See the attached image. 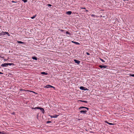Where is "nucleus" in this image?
<instances>
[{"label":"nucleus","mask_w":134,"mask_h":134,"mask_svg":"<svg viewBox=\"0 0 134 134\" xmlns=\"http://www.w3.org/2000/svg\"><path fill=\"white\" fill-rule=\"evenodd\" d=\"M32 109H39L44 114V109L43 108L37 107H36L35 108H33Z\"/></svg>","instance_id":"obj_1"},{"label":"nucleus","mask_w":134,"mask_h":134,"mask_svg":"<svg viewBox=\"0 0 134 134\" xmlns=\"http://www.w3.org/2000/svg\"><path fill=\"white\" fill-rule=\"evenodd\" d=\"M45 87H46V88H55V87L53 86L50 85H47Z\"/></svg>","instance_id":"obj_2"},{"label":"nucleus","mask_w":134,"mask_h":134,"mask_svg":"<svg viewBox=\"0 0 134 134\" xmlns=\"http://www.w3.org/2000/svg\"><path fill=\"white\" fill-rule=\"evenodd\" d=\"M82 108H85V109H86L87 110H89V108L87 107H81L79 108V110H81Z\"/></svg>","instance_id":"obj_3"},{"label":"nucleus","mask_w":134,"mask_h":134,"mask_svg":"<svg viewBox=\"0 0 134 134\" xmlns=\"http://www.w3.org/2000/svg\"><path fill=\"white\" fill-rule=\"evenodd\" d=\"M99 67L101 69L103 68H106L107 66L105 65H103V66L102 65H100L99 66Z\"/></svg>","instance_id":"obj_4"},{"label":"nucleus","mask_w":134,"mask_h":134,"mask_svg":"<svg viewBox=\"0 0 134 134\" xmlns=\"http://www.w3.org/2000/svg\"><path fill=\"white\" fill-rule=\"evenodd\" d=\"M87 112V111L86 110H81L80 111V113H83V114H86Z\"/></svg>","instance_id":"obj_5"},{"label":"nucleus","mask_w":134,"mask_h":134,"mask_svg":"<svg viewBox=\"0 0 134 134\" xmlns=\"http://www.w3.org/2000/svg\"><path fill=\"white\" fill-rule=\"evenodd\" d=\"M74 61L75 63H76L78 64H79L80 62V61L76 59L74 60Z\"/></svg>","instance_id":"obj_6"},{"label":"nucleus","mask_w":134,"mask_h":134,"mask_svg":"<svg viewBox=\"0 0 134 134\" xmlns=\"http://www.w3.org/2000/svg\"><path fill=\"white\" fill-rule=\"evenodd\" d=\"M1 66L2 67H6L8 66L7 63H4L1 65Z\"/></svg>","instance_id":"obj_7"},{"label":"nucleus","mask_w":134,"mask_h":134,"mask_svg":"<svg viewBox=\"0 0 134 134\" xmlns=\"http://www.w3.org/2000/svg\"><path fill=\"white\" fill-rule=\"evenodd\" d=\"M66 13L68 15H71L72 13V12L71 11H69L68 12H67Z\"/></svg>","instance_id":"obj_8"},{"label":"nucleus","mask_w":134,"mask_h":134,"mask_svg":"<svg viewBox=\"0 0 134 134\" xmlns=\"http://www.w3.org/2000/svg\"><path fill=\"white\" fill-rule=\"evenodd\" d=\"M71 42H72L73 43H74L75 44H77V45H79V44H80V43H79L77 42H74V41H72Z\"/></svg>","instance_id":"obj_9"},{"label":"nucleus","mask_w":134,"mask_h":134,"mask_svg":"<svg viewBox=\"0 0 134 134\" xmlns=\"http://www.w3.org/2000/svg\"><path fill=\"white\" fill-rule=\"evenodd\" d=\"M5 35V34H4L3 31H2L1 33H0V36H1L2 35Z\"/></svg>","instance_id":"obj_10"},{"label":"nucleus","mask_w":134,"mask_h":134,"mask_svg":"<svg viewBox=\"0 0 134 134\" xmlns=\"http://www.w3.org/2000/svg\"><path fill=\"white\" fill-rule=\"evenodd\" d=\"M41 74H42L45 75H47L48 74V73H46L44 72H42L41 73Z\"/></svg>","instance_id":"obj_11"},{"label":"nucleus","mask_w":134,"mask_h":134,"mask_svg":"<svg viewBox=\"0 0 134 134\" xmlns=\"http://www.w3.org/2000/svg\"><path fill=\"white\" fill-rule=\"evenodd\" d=\"M105 122H106V123L108 124L109 125H114V124L111 123H110L109 122H108L107 121H106Z\"/></svg>","instance_id":"obj_12"},{"label":"nucleus","mask_w":134,"mask_h":134,"mask_svg":"<svg viewBox=\"0 0 134 134\" xmlns=\"http://www.w3.org/2000/svg\"><path fill=\"white\" fill-rule=\"evenodd\" d=\"M80 89L82 90H85V87L82 86H81L80 87Z\"/></svg>","instance_id":"obj_13"},{"label":"nucleus","mask_w":134,"mask_h":134,"mask_svg":"<svg viewBox=\"0 0 134 134\" xmlns=\"http://www.w3.org/2000/svg\"><path fill=\"white\" fill-rule=\"evenodd\" d=\"M32 59H33L37 60V58L36 57H33L32 58Z\"/></svg>","instance_id":"obj_14"},{"label":"nucleus","mask_w":134,"mask_h":134,"mask_svg":"<svg viewBox=\"0 0 134 134\" xmlns=\"http://www.w3.org/2000/svg\"><path fill=\"white\" fill-rule=\"evenodd\" d=\"M14 65V64L13 63H7V65L8 66L9 65Z\"/></svg>","instance_id":"obj_15"},{"label":"nucleus","mask_w":134,"mask_h":134,"mask_svg":"<svg viewBox=\"0 0 134 134\" xmlns=\"http://www.w3.org/2000/svg\"><path fill=\"white\" fill-rule=\"evenodd\" d=\"M4 34H7L8 36H10V34L8 32H4Z\"/></svg>","instance_id":"obj_16"},{"label":"nucleus","mask_w":134,"mask_h":134,"mask_svg":"<svg viewBox=\"0 0 134 134\" xmlns=\"http://www.w3.org/2000/svg\"><path fill=\"white\" fill-rule=\"evenodd\" d=\"M59 115H53V116H54V118H56Z\"/></svg>","instance_id":"obj_17"},{"label":"nucleus","mask_w":134,"mask_h":134,"mask_svg":"<svg viewBox=\"0 0 134 134\" xmlns=\"http://www.w3.org/2000/svg\"><path fill=\"white\" fill-rule=\"evenodd\" d=\"M18 42L20 44L24 43L21 41H18Z\"/></svg>","instance_id":"obj_18"},{"label":"nucleus","mask_w":134,"mask_h":134,"mask_svg":"<svg viewBox=\"0 0 134 134\" xmlns=\"http://www.w3.org/2000/svg\"><path fill=\"white\" fill-rule=\"evenodd\" d=\"M79 101L82 102H85V103H87V101H83V100H79Z\"/></svg>","instance_id":"obj_19"},{"label":"nucleus","mask_w":134,"mask_h":134,"mask_svg":"<svg viewBox=\"0 0 134 134\" xmlns=\"http://www.w3.org/2000/svg\"><path fill=\"white\" fill-rule=\"evenodd\" d=\"M66 34L70 35V33L68 31H67L66 32Z\"/></svg>","instance_id":"obj_20"},{"label":"nucleus","mask_w":134,"mask_h":134,"mask_svg":"<svg viewBox=\"0 0 134 134\" xmlns=\"http://www.w3.org/2000/svg\"><path fill=\"white\" fill-rule=\"evenodd\" d=\"M100 60H101L103 62H104L105 61L102 59L100 58Z\"/></svg>","instance_id":"obj_21"},{"label":"nucleus","mask_w":134,"mask_h":134,"mask_svg":"<svg viewBox=\"0 0 134 134\" xmlns=\"http://www.w3.org/2000/svg\"><path fill=\"white\" fill-rule=\"evenodd\" d=\"M36 16V15H35L34 16H33L32 17H31V18L32 19H34Z\"/></svg>","instance_id":"obj_22"},{"label":"nucleus","mask_w":134,"mask_h":134,"mask_svg":"<svg viewBox=\"0 0 134 134\" xmlns=\"http://www.w3.org/2000/svg\"><path fill=\"white\" fill-rule=\"evenodd\" d=\"M51 122H51V121H47L46 123L48 124V123H51Z\"/></svg>","instance_id":"obj_23"},{"label":"nucleus","mask_w":134,"mask_h":134,"mask_svg":"<svg viewBox=\"0 0 134 134\" xmlns=\"http://www.w3.org/2000/svg\"><path fill=\"white\" fill-rule=\"evenodd\" d=\"M22 1H23L24 3L26 2L27 1V0H22Z\"/></svg>","instance_id":"obj_24"},{"label":"nucleus","mask_w":134,"mask_h":134,"mask_svg":"<svg viewBox=\"0 0 134 134\" xmlns=\"http://www.w3.org/2000/svg\"><path fill=\"white\" fill-rule=\"evenodd\" d=\"M59 30L60 31H62V32H63V31H65L64 30H60V29H59L58 30Z\"/></svg>","instance_id":"obj_25"},{"label":"nucleus","mask_w":134,"mask_h":134,"mask_svg":"<svg viewBox=\"0 0 134 134\" xmlns=\"http://www.w3.org/2000/svg\"><path fill=\"white\" fill-rule=\"evenodd\" d=\"M130 75L131 76H132V77H134V74H130Z\"/></svg>","instance_id":"obj_26"},{"label":"nucleus","mask_w":134,"mask_h":134,"mask_svg":"<svg viewBox=\"0 0 134 134\" xmlns=\"http://www.w3.org/2000/svg\"><path fill=\"white\" fill-rule=\"evenodd\" d=\"M91 16L92 17H95V15H94V14H92L91 15Z\"/></svg>","instance_id":"obj_27"},{"label":"nucleus","mask_w":134,"mask_h":134,"mask_svg":"<svg viewBox=\"0 0 134 134\" xmlns=\"http://www.w3.org/2000/svg\"><path fill=\"white\" fill-rule=\"evenodd\" d=\"M12 3H17V1L16 2H15V1H12Z\"/></svg>","instance_id":"obj_28"},{"label":"nucleus","mask_w":134,"mask_h":134,"mask_svg":"<svg viewBox=\"0 0 134 134\" xmlns=\"http://www.w3.org/2000/svg\"><path fill=\"white\" fill-rule=\"evenodd\" d=\"M47 5L48 6H49V7H51V6H52V5L51 4H48Z\"/></svg>","instance_id":"obj_29"},{"label":"nucleus","mask_w":134,"mask_h":134,"mask_svg":"<svg viewBox=\"0 0 134 134\" xmlns=\"http://www.w3.org/2000/svg\"><path fill=\"white\" fill-rule=\"evenodd\" d=\"M86 54L88 55H90V54L88 52H86Z\"/></svg>","instance_id":"obj_30"},{"label":"nucleus","mask_w":134,"mask_h":134,"mask_svg":"<svg viewBox=\"0 0 134 134\" xmlns=\"http://www.w3.org/2000/svg\"><path fill=\"white\" fill-rule=\"evenodd\" d=\"M20 91H26V90H22V89H20Z\"/></svg>","instance_id":"obj_31"},{"label":"nucleus","mask_w":134,"mask_h":134,"mask_svg":"<svg viewBox=\"0 0 134 134\" xmlns=\"http://www.w3.org/2000/svg\"><path fill=\"white\" fill-rule=\"evenodd\" d=\"M85 89V90H85V91L88 90V89H87V88H86L85 87V89Z\"/></svg>","instance_id":"obj_32"},{"label":"nucleus","mask_w":134,"mask_h":134,"mask_svg":"<svg viewBox=\"0 0 134 134\" xmlns=\"http://www.w3.org/2000/svg\"><path fill=\"white\" fill-rule=\"evenodd\" d=\"M51 118H54V116L51 115Z\"/></svg>","instance_id":"obj_33"},{"label":"nucleus","mask_w":134,"mask_h":134,"mask_svg":"<svg viewBox=\"0 0 134 134\" xmlns=\"http://www.w3.org/2000/svg\"><path fill=\"white\" fill-rule=\"evenodd\" d=\"M0 74H3V73L2 72H0Z\"/></svg>","instance_id":"obj_34"},{"label":"nucleus","mask_w":134,"mask_h":134,"mask_svg":"<svg viewBox=\"0 0 134 134\" xmlns=\"http://www.w3.org/2000/svg\"><path fill=\"white\" fill-rule=\"evenodd\" d=\"M2 133V132H1L0 131V134H1Z\"/></svg>","instance_id":"obj_35"},{"label":"nucleus","mask_w":134,"mask_h":134,"mask_svg":"<svg viewBox=\"0 0 134 134\" xmlns=\"http://www.w3.org/2000/svg\"><path fill=\"white\" fill-rule=\"evenodd\" d=\"M82 8L83 9H85V8Z\"/></svg>","instance_id":"obj_36"},{"label":"nucleus","mask_w":134,"mask_h":134,"mask_svg":"<svg viewBox=\"0 0 134 134\" xmlns=\"http://www.w3.org/2000/svg\"><path fill=\"white\" fill-rule=\"evenodd\" d=\"M123 1H128V0H123Z\"/></svg>","instance_id":"obj_37"},{"label":"nucleus","mask_w":134,"mask_h":134,"mask_svg":"<svg viewBox=\"0 0 134 134\" xmlns=\"http://www.w3.org/2000/svg\"><path fill=\"white\" fill-rule=\"evenodd\" d=\"M86 11H87V12H88V10H86Z\"/></svg>","instance_id":"obj_38"},{"label":"nucleus","mask_w":134,"mask_h":134,"mask_svg":"<svg viewBox=\"0 0 134 134\" xmlns=\"http://www.w3.org/2000/svg\"><path fill=\"white\" fill-rule=\"evenodd\" d=\"M0 57H1V56H0Z\"/></svg>","instance_id":"obj_39"}]
</instances>
